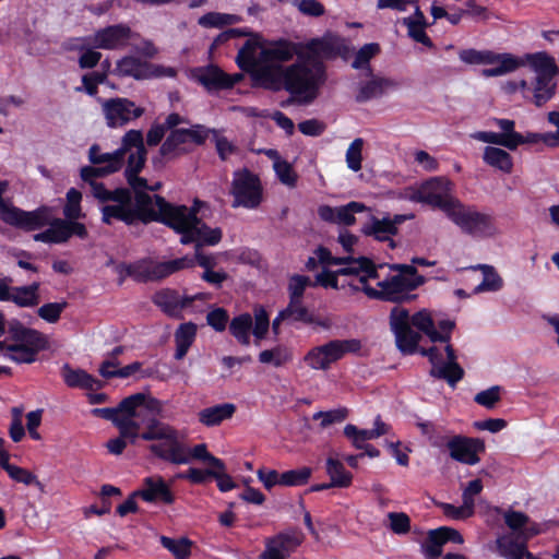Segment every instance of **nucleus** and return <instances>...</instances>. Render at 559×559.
I'll return each instance as SVG.
<instances>
[{
  "instance_id": "f257e3e1",
  "label": "nucleus",
  "mask_w": 559,
  "mask_h": 559,
  "mask_svg": "<svg viewBox=\"0 0 559 559\" xmlns=\"http://www.w3.org/2000/svg\"><path fill=\"white\" fill-rule=\"evenodd\" d=\"M146 154L143 134L140 130H129L122 136L120 147L114 152L104 153L96 144L90 147L88 159L92 165L81 169V178L90 186L91 193L100 203H112L102 209L104 223L110 224L115 218L130 224L134 221L135 214L132 210L131 193L128 189L118 188L110 191L97 179L119 171L127 160L124 175L128 183L135 191V202H138V195L144 193L139 190L146 188V179L138 177L145 165ZM136 207L144 222L151 221L146 217L145 212L140 209L139 203H136Z\"/></svg>"
},
{
  "instance_id": "f03ea898",
  "label": "nucleus",
  "mask_w": 559,
  "mask_h": 559,
  "mask_svg": "<svg viewBox=\"0 0 559 559\" xmlns=\"http://www.w3.org/2000/svg\"><path fill=\"white\" fill-rule=\"evenodd\" d=\"M277 46L278 40L252 37L239 49L236 61L240 69L252 74L259 86L274 92L285 90L299 105L313 103L328 80L325 64L297 57L285 66L290 60L276 59L271 52Z\"/></svg>"
},
{
  "instance_id": "7ed1b4c3",
  "label": "nucleus",
  "mask_w": 559,
  "mask_h": 559,
  "mask_svg": "<svg viewBox=\"0 0 559 559\" xmlns=\"http://www.w3.org/2000/svg\"><path fill=\"white\" fill-rule=\"evenodd\" d=\"M390 328L401 353H419L428 357L432 366V377L447 380L453 388L463 378L464 371L456 362L454 350L449 344L453 321H438L437 329L428 310L423 309L409 316L406 309L394 307L390 313Z\"/></svg>"
},
{
  "instance_id": "20e7f679",
  "label": "nucleus",
  "mask_w": 559,
  "mask_h": 559,
  "mask_svg": "<svg viewBox=\"0 0 559 559\" xmlns=\"http://www.w3.org/2000/svg\"><path fill=\"white\" fill-rule=\"evenodd\" d=\"M138 203L146 217L159 219L181 235L183 245L195 243L197 249L203 245L215 246L222 239L221 228H211L197 217V211L186 205H173L159 195L141 193Z\"/></svg>"
},
{
  "instance_id": "39448f33",
  "label": "nucleus",
  "mask_w": 559,
  "mask_h": 559,
  "mask_svg": "<svg viewBox=\"0 0 559 559\" xmlns=\"http://www.w3.org/2000/svg\"><path fill=\"white\" fill-rule=\"evenodd\" d=\"M314 255L324 265L323 272L318 274L316 280H335L340 275L357 276L361 272L365 275L360 280L377 278L381 275L380 271L385 272L386 280H404L405 277L424 280L423 276H417V270L413 264H379L376 266L371 260L365 257L335 259L324 247H319L314 251Z\"/></svg>"
},
{
  "instance_id": "423d86ee",
  "label": "nucleus",
  "mask_w": 559,
  "mask_h": 559,
  "mask_svg": "<svg viewBox=\"0 0 559 559\" xmlns=\"http://www.w3.org/2000/svg\"><path fill=\"white\" fill-rule=\"evenodd\" d=\"M347 51L344 38L326 32L321 37L312 38L306 43H294L285 39L278 40V46L271 52L280 60H293L294 57L306 58L311 62L335 59Z\"/></svg>"
},
{
  "instance_id": "0eeeda50",
  "label": "nucleus",
  "mask_w": 559,
  "mask_h": 559,
  "mask_svg": "<svg viewBox=\"0 0 559 559\" xmlns=\"http://www.w3.org/2000/svg\"><path fill=\"white\" fill-rule=\"evenodd\" d=\"M141 438L157 441L150 445V450L159 459L177 465L189 464L183 436L173 426L152 419Z\"/></svg>"
},
{
  "instance_id": "6e6552de",
  "label": "nucleus",
  "mask_w": 559,
  "mask_h": 559,
  "mask_svg": "<svg viewBox=\"0 0 559 559\" xmlns=\"http://www.w3.org/2000/svg\"><path fill=\"white\" fill-rule=\"evenodd\" d=\"M10 332L12 342H0V352L5 359L16 364H31L46 348V336L36 330L16 324Z\"/></svg>"
},
{
  "instance_id": "1a4fd4ad",
  "label": "nucleus",
  "mask_w": 559,
  "mask_h": 559,
  "mask_svg": "<svg viewBox=\"0 0 559 559\" xmlns=\"http://www.w3.org/2000/svg\"><path fill=\"white\" fill-rule=\"evenodd\" d=\"M423 282H347L348 293L364 292L371 299L403 302L416 298L414 293Z\"/></svg>"
},
{
  "instance_id": "9d476101",
  "label": "nucleus",
  "mask_w": 559,
  "mask_h": 559,
  "mask_svg": "<svg viewBox=\"0 0 559 559\" xmlns=\"http://www.w3.org/2000/svg\"><path fill=\"white\" fill-rule=\"evenodd\" d=\"M445 214L463 233L468 235L489 237L497 233L490 215L480 213L457 199L452 206L447 209Z\"/></svg>"
},
{
  "instance_id": "9b49d317",
  "label": "nucleus",
  "mask_w": 559,
  "mask_h": 559,
  "mask_svg": "<svg viewBox=\"0 0 559 559\" xmlns=\"http://www.w3.org/2000/svg\"><path fill=\"white\" fill-rule=\"evenodd\" d=\"M233 195L231 207L257 209L263 200V188L258 175L248 168H241L233 174L230 183Z\"/></svg>"
},
{
  "instance_id": "f8f14e48",
  "label": "nucleus",
  "mask_w": 559,
  "mask_h": 559,
  "mask_svg": "<svg viewBox=\"0 0 559 559\" xmlns=\"http://www.w3.org/2000/svg\"><path fill=\"white\" fill-rule=\"evenodd\" d=\"M210 132L201 124L174 129L162 144L159 153L166 159H175L190 153L195 146L202 145L209 138Z\"/></svg>"
},
{
  "instance_id": "ddd939ff",
  "label": "nucleus",
  "mask_w": 559,
  "mask_h": 559,
  "mask_svg": "<svg viewBox=\"0 0 559 559\" xmlns=\"http://www.w3.org/2000/svg\"><path fill=\"white\" fill-rule=\"evenodd\" d=\"M361 342L357 338L333 340L323 345L311 348L304 360L313 370H328L332 364L348 353H358Z\"/></svg>"
},
{
  "instance_id": "4468645a",
  "label": "nucleus",
  "mask_w": 559,
  "mask_h": 559,
  "mask_svg": "<svg viewBox=\"0 0 559 559\" xmlns=\"http://www.w3.org/2000/svg\"><path fill=\"white\" fill-rule=\"evenodd\" d=\"M8 189L7 181H0V218L10 225L34 230L43 227L48 223V215L46 210H36L32 212H24L11 203L7 202L2 195Z\"/></svg>"
},
{
  "instance_id": "2eb2a0df",
  "label": "nucleus",
  "mask_w": 559,
  "mask_h": 559,
  "mask_svg": "<svg viewBox=\"0 0 559 559\" xmlns=\"http://www.w3.org/2000/svg\"><path fill=\"white\" fill-rule=\"evenodd\" d=\"M452 183L444 178H431L420 185L411 195L415 202L426 203L447 213L456 198L451 195Z\"/></svg>"
},
{
  "instance_id": "dca6fc26",
  "label": "nucleus",
  "mask_w": 559,
  "mask_h": 559,
  "mask_svg": "<svg viewBox=\"0 0 559 559\" xmlns=\"http://www.w3.org/2000/svg\"><path fill=\"white\" fill-rule=\"evenodd\" d=\"M102 112L109 128H121L139 119L145 109L126 97H112L100 100Z\"/></svg>"
},
{
  "instance_id": "f3484780",
  "label": "nucleus",
  "mask_w": 559,
  "mask_h": 559,
  "mask_svg": "<svg viewBox=\"0 0 559 559\" xmlns=\"http://www.w3.org/2000/svg\"><path fill=\"white\" fill-rule=\"evenodd\" d=\"M322 286L325 289H345V285H340V282H294L289 285L290 301L286 309L282 310V316L293 321H309V313L301 305V297L309 286Z\"/></svg>"
},
{
  "instance_id": "a211bd4d",
  "label": "nucleus",
  "mask_w": 559,
  "mask_h": 559,
  "mask_svg": "<svg viewBox=\"0 0 559 559\" xmlns=\"http://www.w3.org/2000/svg\"><path fill=\"white\" fill-rule=\"evenodd\" d=\"M450 457L466 465L479 463V454L485 451V443L478 438H468L456 435L447 442Z\"/></svg>"
},
{
  "instance_id": "6ab92c4d",
  "label": "nucleus",
  "mask_w": 559,
  "mask_h": 559,
  "mask_svg": "<svg viewBox=\"0 0 559 559\" xmlns=\"http://www.w3.org/2000/svg\"><path fill=\"white\" fill-rule=\"evenodd\" d=\"M302 540V534L296 531L269 537L264 542L263 551L257 559H288Z\"/></svg>"
},
{
  "instance_id": "aec40b11",
  "label": "nucleus",
  "mask_w": 559,
  "mask_h": 559,
  "mask_svg": "<svg viewBox=\"0 0 559 559\" xmlns=\"http://www.w3.org/2000/svg\"><path fill=\"white\" fill-rule=\"evenodd\" d=\"M146 502H162L171 504L175 500L169 486L160 476H151L143 479L142 488L134 492Z\"/></svg>"
},
{
  "instance_id": "412c9836",
  "label": "nucleus",
  "mask_w": 559,
  "mask_h": 559,
  "mask_svg": "<svg viewBox=\"0 0 559 559\" xmlns=\"http://www.w3.org/2000/svg\"><path fill=\"white\" fill-rule=\"evenodd\" d=\"M38 286L32 285L13 287L8 282H0V301H11L19 307H33L38 304Z\"/></svg>"
},
{
  "instance_id": "4be33fe9",
  "label": "nucleus",
  "mask_w": 559,
  "mask_h": 559,
  "mask_svg": "<svg viewBox=\"0 0 559 559\" xmlns=\"http://www.w3.org/2000/svg\"><path fill=\"white\" fill-rule=\"evenodd\" d=\"M366 76L368 80L361 82L358 87L356 95L358 103H365L372 98L381 97L386 92L397 87V83L392 79L376 75L372 72H367Z\"/></svg>"
},
{
  "instance_id": "5701e85b",
  "label": "nucleus",
  "mask_w": 559,
  "mask_h": 559,
  "mask_svg": "<svg viewBox=\"0 0 559 559\" xmlns=\"http://www.w3.org/2000/svg\"><path fill=\"white\" fill-rule=\"evenodd\" d=\"M153 301L164 313L174 318H180L185 308L191 306V300L186 299V294L169 288L158 290Z\"/></svg>"
},
{
  "instance_id": "b1692460",
  "label": "nucleus",
  "mask_w": 559,
  "mask_h": 559,
  "mask_svg": "<svg viewBox=\"0 0 559 559\" xmlns=\"http://www.w3.org/2000/svg\"><path fill=\"white\" fill-rule=\"evenodd\" d=\"M389 431L390 426L382 421L379 416L374 419L373 428L371 429H359L353 424L344 427L345 437L350 440L356 449H362V447L368 444V441L378 439Z\"/></svg>"
},
{
  "instance_id": "393cba45",
  "label": "nucleus",
  "mask_w": 559,
  "mask_h": 559,
  "mask_svg": "<svg viewBox=\"0 0 559 559\" xmlns=\"http://www.w3.org/2000/svg\"><path fill=\"white\" fill-rule=\"evenodd\" d=\"M527 538L504 533L497 537L495 548L499 556L506 559H523L527 555Z\"/></svg>"
},
{
  "instance_id": "a878e982",
  "label": "nucleus",
  "mask_w": 559,
  "mask_h": 559,
  "mask_svg": "<svg viewBox=\"0 0 559 559\" xmlns=\"http://www.w3.org/2000/svg\"><path fill=\"white\" fill-rule=\"evenodd\" d=\"M131 31L124 25H114L98 31L94 36V43L97 48L117 49L127 44Z\"/></svg>"
},
{
  "instance_id": "bb28decb",
  "label": "nucleus",
  "mask_w": 559,
  "mask_h": 559,
  "mask_svg": "<svg viewBox=\"0 0 559 559\" xmlns=\"http://www.w3.org/2000/svg\"><path fill=\"white\" fill-rule=\"evenodd\" d=\"M521 61L524 62V66L530 67L535 78H556L559 74V67L555 58L546 51L527 53Z\"/></svg>"
},
{
  "instance_id": "cd10ccee",
  "label": "nucleus",
  "mask_w": 559,
  "mask_h": 559,
  "mask_svg": "<svg viewBox=\"0 0 559 559\" xmlns=\"http://www.w3.org/2000/svg\"><path fill=\"white\" fill-rule=\"evenodd\" d=\"M503 519L507 526L510 528V534L530 539L540 532L539 526L522 512L513 510L506 511Z\"/></svg>"
},
{
  "instance_id": "c85d7f7f",
  "label": "nucleus",
  "mask_w": 559,
  "mask_h": 559,
  "mask_svg": "<svg viewBox=\"0 0 559 559\" xmlns=\"http://www.w3.org/2000/svg\"><path fill=\"white\" fill-rule=\"evenodd\" d=\"M61 376L69 388L95 391L102 386V381L97 380L85 370L73 369L69 365L63 366Z\"/></svg>"
},
{
  "instance_id": "c756f323",
  "label": "nucleus",
  "mask_w": 559,
  "mask_h": 559,
  "mask_svg": "<svg viewBox=\"0 0 559 559\" xmlns=\"http://www.w3.org/2000/svg\"><path fill=\"white\" fill-rule=\"evenodd\" d=\"M115 73L119 76H131L135 80H144L154 74L150 63L132 56L120 59L117 62Z\"/></svg>"
},
{
  "instance_id": "7c9ffc66",
  "label": "nucleus",
  "mask_w": 559,
  "mask_h": 559,
  "mask_svg": "<svg viewBox=\"0 0 559 559\" xmlns=\"http://www.w3.org/2000/svg\"><path fill=\"white\" fill-rule=\"evenodd\" d=\"M236 412V405L233 403H222L201 409L198 413L199 421L206 427L221 425L230 419Z\"/></svg>"
},
{
  "instance_id": "2f4dec72",
  "label": "nucleus",
  "mask_w": 559,
  "mask_h": 559,
  "mask_svg": "<svg viewBox=\"0 0 559 559\" xmlns=\"http://www.w3.org/2000/svg\"><path fill=\"white\" fill-rule=\"evenodd\" d=\"M194 78L207 90L230 87V82L227 81V74L216 66H209L197 69L194 71Z\"/></svg>"
},
{
  "instance_id": "473e14b6",
  "label": "nucleus",
  "mask_w": 559,
  "mask_h": 559,
  "mask_svg": "<svg viewBox=\"0 0 559 559\" xmlns=\"http://www.w3.org/2000/svg\"><path fill=\"white\" fill-rule=\"evenodd\" d=\"M197 336V325L192 322L182 323L175 332L176 352L175 358L182 359Z\"/></svg>"
},
{
  "instance_id": "72a5a7b5",
  "label": "nucleus",
  "mask_w": 559,
  "mask_h": 559,
  "mask_svg": "<svg viewBox=\"0 0 559 559\" xmlns=\"http://www.w3.org/2000/svg\"><path fill=\"white\" fill-rule=\"evenodd\" d=\"M361 231L366 236H372L377 240L385 241L390 239V236L397 233V228L391 223V217L377 218L371 216L370 223L364 225Z\"/></svg>"
},
{
  "instance_id": "f704fd0d",
  "label": "nucleus",
  "mask_w": 559,
  "mask_h": 559,
  "mask_svg": "<svg viewBox=\"0 0 559 559\" xmlns=\"http://www.w3.org/2000/svg\"><path fill=\"white\" fill-rule=\"evenodd\" d=\"M474 139L504 146L509 150H515L519 145L524 144V136L522 134H501L496 132H477L473 135Z\"/></svg>"
},
{
  "instance_id": "c9c22d12",
  "label": "nucleus",
  "mask_w": 559,
  "mask_h": 559,
  "mask_svg": "<svg viewBox=\"0 0 559 559\" xmlns=\"http://www.w3.org/2000/svg\"><path fill=\"white\" fill-rule=\"evenodd\" d=\"M557 84L555 78H534L532 83L533 102L542 107L556 94Z\"/></svg>"
},
{
  "instance_id": "e433bc0d",
  "label": "nucleus",
  "mask_w": 559,
  "mask_h": 559,
  "mask_svg": "<svg viewBox=\"0 0 559 559\" xmlns=\"http://www.w3.org/2000/svg\"><path fill=\"white\" fill-rule=\"evenodd\" d=\"M496 57H497V59H496V63L493 64L495 67L489 68V69H484L481 71V74L484 76H487V78L500 76L506 73L515 71L516 69L524 66V62L521 61V59H519L510 53H501V55L496 53Z\"/></svg>"
},
{
  "instance_id": "4c0bfd02",
  "label": "nucleus",
  "mask_w": 559,
  "mask_h": 559,
  "mask_svg": "<svg viewBox=\"0 0 559 559\" xmlns=\"http://www.w3.org/2000/svg\"><path fill=\"white\" fill-rule=\"evenodd\" d=\"M484 160L486 164L506 174H510L512 171V158L510 154L502 148L493 146L485 147Z\"/></svg>"
},
{
  "instance_id": "58836bf2",
  "label": "nucleus",
  "mask_w": 559,
  "mask_h": 559,
  "mask_svg": "<svg viewBox=\"0 0 559 559\" xmlns=\"http://www.w3.org/2000/svg\"><path fill=\"white\" fill-rule=\"evenodd\" d=\"M326 474L330 477L331 485L335 487L346 488L352 484V474L347 472L343 463L336 459L328 457Z\"/></svg>"
},
{
  "instance_id": "ea45409f",
  "label": "nucleus",
  "mask_w": 559,
  "mask_h": 559,
  "mask_svg": "<svg viewBox=\"0 0 559 559\" xmlns=\"http://www.w3.org/2000/svg\"><path fill=\"white\" fill-rule=\"evenodd\" d=\"M69 239V229L67 221L55 219L48 229L43 233L34 235L35 241L59 243Z\"/></svg>"
},
{
  "instance_id": "a19ab883",
  "label": "nucleus",
  "mask_w": 559,
  "mask_h": 559,
  "mask_svg": "<svg viewBox=\"0 0 559 559\" xmlns=\"http://www.w3.org/2000/svg\"><path fill=\"white\" fill-rule=\"evenodd\" d=\"M292 358V350L285 345H277L273 348L262 350L259 354V361L261 364L271 365L273 367H282L289 362Z\"/></svg>"
},
{
  "instance_id": "79ce46f5",
  "label": "nucleus",
  "mask_w": 559,
  "mask_h": 559,
  "mask_svg": "<svg viewBox=\"0 0 559 559\" xmlns=\"http://www.w3.org/2000/svg\"><path fill=\"white\" fill-rule=\"evenodd\" d=\"M229 330L239 343L249 345L250 332L252 331L251 316L249 313H243L235 317L229 324Z\"/></svg>"
},
{
  "instance_id": "37998d69",
  "label": "nucleus",
  "mask_w": 559,
  "mask_h": 559,
  "mask_svg": "<svg viewBox=\"0 0 559 559\" xmlns=\"http://www.w3.org/2000/svg\"><path fill=\"white\" fill-rule=\"evenodd\" d=\"M186 453H187V456L189 459V463L192 460H198V461H201L203 463H206L210 467H213L215 469H225L224 462L221 459H218V457L214 456L213 454H211L207 451V447H206L205 443H199V444H195L192 448H188L186 445Z\"/></svg>"
},
{
  "instance_id": "c03bdc74",
  "label": "nucleus",
  "mask_w": 559,
  "mask_h": 559,
  "mask_svg": "<svg viewBox=\"0 0 559 559\" xmlns=\"http://www.w3.org/2000/svg\"><path fill=\"white\" fill-rule=\"evenodd\" d=\"M150 266V273L152 272L154 275L158 277H166L175 274L177 271L191 267L194 265L193 260L189 258H180L173 261L160 262L152 265L151 262H147Z\"/></svg>"
},
{
  "instance_id": "a18cd8bd",
  "label": "nucleus",
  "mask_w": 559,
  "mask_h": 559,
  "mask_svg": "<svg viewBox=\"0 0 559 559\" xmlns=\"http://www.w3.org/2000/svg\"><path fill=\"white\" fill-rule=\"evenodd\" d=\"M380 52V46L377 43L364 45L356 53L352 67L355 69L364 70L366 73L371 72L369 62Z\"/></svg>"
},
{
  "instance_id": "49530a36",
  "label": "nucleus",
  "mask_w": 559,
  "mask_h": 559,
  "mask_svg": "<svg viewBox=\"0 0 559 559\" xmlns=\"http://www.w3.org/2000/svg\"><path fill=\"white\" fill-rule=\"evenodd\" d=\"M366 209L367 207L364 203L356 201H352L346 205L338 206L336 207L335 224L350 226L356 222L355 214L361 213Z\"/></svg>"
},
{
  "instance_id": "de8ad7c7",
  "label": "nucleus",
  "mask_w": 559,
  "mask_h": 559,
  "mask_svg": "<svg viewBox=\"0 0 559 559\" xmlns=\"http://www.w3.org/2000/svg\"><path fill=\"white\" fill-rule=\"evenodd\" d=\"M460 60L467 64H495L496 53L489 50L464 49L459 53Z\"/></svg>"
},
{
  "instance_id": "09e8293b",
  "label": "nucleus",
  "mask_w": 559,
  "mask_h": 559,
  "mask_svg": "<svg viewBox=\"0 0 559 559\" xmlns=\"http://www.w3.org/2000/svg\"><path fill=\"white\" fill-rule=\"evenodd\" d=\"M160 544L177 558H188L191 552V542L188 538L174 539L160 536Z\"/></svg>"
},
{
  "instance_id": "8fccbe9b",
  "label": "nucleus",
  "mask_w": 559,
  "mask_h": 559,
  "mask_svg": "<svg viewBox=\"0 0 559 559\" xmlns=\"http://www.w3.org/2000/svg\"><path fill=\"white\" fill-rule=\"evenodd\" d=\"M438 506L447 518L455 521H464L475 514V509H473L464 501H462L461 506H454L447 502H441Z\"/></svg>"
},
{
  "instance_id": "3c124183",
  "label": "nucleus",
  "mask_w": 559,
  "mask_h": 559,
  "mask_svg": "<svg viewBox=\"0 0 559 559\" xmlns=\"http://www.w3.org/2000/svg\"><path fill=\"white\" fill-rule=\"evenodd\" d=\"M312 469L310 467H301L297 469L286 471L281 474L282 486L296 487L308 483L311 477Z\"/></svg>"
},
{
  "instance_id": "603ef678",
  "label": "nucleus",
  "mask_w": 559,
  "mask_h": 559,
  "mask_svg": "<svg viewBox=\"0 0 559 559\" xmlns=\"http://www.w3.org/2000/svg\"><path fill=\"white\" fill-rule=\"evenodd\" d=\"M239 22V17L234 14L210 12L199 19V24L204 27H223Z\"/></svg>"
},
{
  "instance_id": "864d4df0",
  "label": "nucleus",
  "mask_w": 559,
  "mask_h": 559,
  "mask_svg": "<svg viewBox=\"0 0 559 559\" xmlns=\"http://www.w3.org/2000/svg\"><path fill=\"white\" fill-rule=\"evenodd\" d=\"M273 168L280 181L289 187L294 188L297 185L298 176L294 170L293 166L285 159H278L273 163Z\"/></svg>"
},
{
  "instance_id": "5fc2aeb1",
  "label": "nucleus",
  "mask_w": 559,
  "mask_h": 559,
  "mask_svg": "<svg viewBox=\"0 0 559 559\" xmlns=\"http://www.w3.org/2000/svg\"><path fill=\"white\" fill-rule=\"evenodd\" d=\"M362 147L364 140L361 138H357L349 144L346 151V164L353 171H359L361 169Z\"/></svg>"
},
{
  "instance_id": "6e6d98bb",
  "label": "nucleus",
  "mask_w": 559,
  "mask_h": 559,
  "mask_svg": "<svg viewBox=\"0 0 559 559\" xmlns=\"http://www.w3.org/2000/svg\"><path fill=\"white\" fill-rule=\"evenodd\" d=\"M503 282H479L478 285L473 287L471 292H468L465 288H457L454 290V295L462 299L469 297L472 295H480L486 293H496L499 292L502 288Z\"/></svg>"
},
{
  "instance_id": "4d7b16f0",
  "label": "nucleus",
  "mask_w": 559,
  "mask_h": 559,
  "mask_svg": "<svg viewBox=\"0 0 559 559\" xmlns=\"http://www.w3.org/2000/svg\"><path fill=\"white\" fill-rule=\"evenodd\" d=\"M5 472L9 475V477L16 483H21L26 486H29V485L40 486V481L38 480L37 476L34 475L32 472H29L26 468L11 464L5 469Z\"/></svg>"
},
{
  "instance_id": "13d9d810",
  "label": "nucleus",
  "mask_w": 559,
  "mask_h": 559,
  "mask_svg": "<svg viewBox=\"0 0 559 559\" xmlns=\"http://www.w3.org/2000/svg\"><path fill=\"white\" fill-rule=\"evenodd\" d=\"M67 302H48L38 308L37 314L48 323H56L66 309Z\"/></svg>"
},
{
  "instance_id": "bf43d9fd",
  "label": "nucleus",
  "mask_w": 559,
  "mask_h": 559,
  "mask_svg": "<svg viewBox=\"0 0 559 559\" xmlns=\"http://www.w3.org/2000/svg\"><path fill=\"white\" fill-rule=\"evenodd\" d=\"M81 200L82 193L79 190L71 188L67 192V204L63 210V214L67 218L76 219L81 217Z\"/></svg>"
},
{
  "instance_id": "052dcab7",
  "label": "nucleus",
  "mask_w": 559,
  "mask_h": 559,
  "mask_svg": "<svg viewBox=\"0 0 559 559\" xmlns=\"http://www.w3.org/2000/svg\"><path fill=\"white\" fill-rule=\"evenodd\" d=\"M348 415L346 408L341 407L336 409H331L328 412H317L313 414L312 418L314 420H321L320 425L322 428H326L333 424L343 421Z\"/></svg>"
},
{
  "instance_id": "680f3d73",
  "label": "nucleus",
  "mask_w": 559,
  "mask_h": 559,
  "mask_svg": "<svg viewBox=\"0 0 559 559\" xmlns=\"http://www.w3.org/2000/svg\"><path fill=\"white\" fill-rule=\"evenodd\" d=\"M117 273L120 277H141L150 274L147 261H140L133 264L117 265Z\"/></svg>"
},
{
  "instance_id": "e2e57ef3",
  "label": "nucleus",
  "mask_w": 559,
  "mask_h": 559,
  "mask_svg": "<svg viewBox=\"0 0 559 559\" xmlns=\"http://www.w3.org/2000/svg\"><path fill=\"white\" fill-rule=\"evenodd\" d=\"M403 23L407 26L408 35L415 40L425 46L431 47L432 43L427 36L425 28L427 23L414 22L411 17H405Z\"/></svg>"
},
{
  "instance_id": "0e129e2a",
  "label": "nucleus",
  "mask_w": 559,
  "mask_h": 559,
  "mask_svg": "<svg viewBox=\"0 0 559 559\" xmlns=\"http://www.w3.org/2000/svg\"><path fill=\"white\" fill-rule=\"evenodd\" d=\"M290 3L307 16L318 17L325 13V8L319 0H290Z\"/></svg>"
},
{
  "instance_id": "69168bd1",
  "label": "nucleus",
  "mask_w": 559,
  "mask_h": 559,
  "mask_svg": "<svg viewBox=\"0 0 559 559\" xmlns=\"http://www.w3.org/2000/svg\"><path fill=\"white\" fill-rule=\"evenodd\" d=\"M389 526L397 535L407 534L411 530V519L404 512H390L388 514Z\"/></svg>"
},
{
  "instance_id": "338daca9",
  "label": "nucleus",
  "mask_w": 559,
  "mask_h": 559,
  "mask_svg": "<svg viewBox=\"0 0 559 559\" xmlns=\"http://www.w3.org/2000/svg\"><path fill=\"white\" fill-rule=\"evenodd\" d=\"M443 542L440 539L436 530H432L428 534V538L423 546L424 555L427 559H440L442 555Z\"/></svg>"
},
{
  "instance_id": "774afa93",
  "label": "nucleus",
  "mask_w": 559,
  "mask_h": 559,
  "mask_svg": "<svg viewBox=\"0 0 559 559\" xmlns=\"http://www.w3.org/2000/svg\"><path fill=\"white\" fill-rule=\"evenodd\" d=\"M501 397V388L499 385L490 386L487 390L478 392L474 401L484 407L492 408Z\"/></svg>"
}]
</instances>
